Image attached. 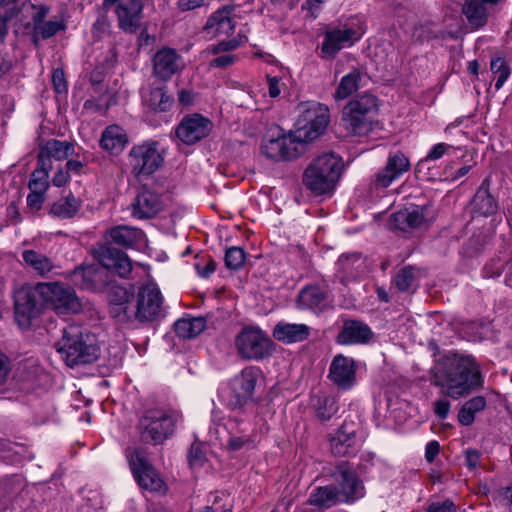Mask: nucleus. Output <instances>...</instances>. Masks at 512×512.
<instances>
[{
	"mask_svg": "<svg viewBox=\"0 0 512 512\" xmlns=\"http://www.w3.org/2000/svg\"><path fill=\"white\" fill-rule=\"evenodd\" d=\"M51 168L52 165L46 163L45 160L37 158V168L31 174L28 188L46 191L49 186L48 176Z\"/></svg>",
	"mask_w": 512,
	"mask_h": 512,
	"instance_id": "obj_42",
	"label": "nucleus"
},
{
	"mask_svg": "<svg viewBox=\"0 0 512 512\" xmlns=\"http://www.w3.org/2000/svg\"><path fill=\"white\" fill-rule=\"evenodd\" d=\"M357 365L354 359L336 355L329 367L328 378L341 390H348L356 383Z\"/></svg>",
	"mask_w": 512,
	"mask_h": 512,
	"instance_id": "obj_20",
	"label": "nucleus"
},
{
	"mask_svg": "<svg viewBox=\"0 0 512 512\" xmlns=\"http://www.w3.org/2000/svg\"><path fill=\"white\" fill-rule=\"evenodd\" d=\"M74 153V145L68 141H60L58 139H50L40 147L38 156L39 160H45L46 163L52 165L51 159L63 160Z\"/></svg>",
	"mask_w": 512,
	"mask_h": 512,
	"instance_id": "obj_29",
	"label": "nucleus"
},
{
	"mask_svg": "<svg viewBox=\"0 0 512 512\" xmlns=\"http://www.w3.org/2000/svg\"><path fill=\"white\" fill-rule=\"evenodd\" d=\"M374 333L368 324L357 319H345L336 342L340 345L367 344L373 338Z\"/></svg>",
	"mask_w": 512,
	"mask_h": 512,
	"instance_id": "obj_24",
	"label": "nucleus"
},
{
	"mask_svg": "<svg viewBox=\"0 0 512 512\" xmlns=\"http://www.w3.org/2000/svg\"><path fill=\"white\" fill-rule=\"evenodd\" d=\"M332 477L345 503H353L364 496V485L349 462L340 461L335 466Z\"/></svg>",
	"mask_w": 512,
	"mask_h": 512,
	"instance_id": "obj_14",
	"label": "nucleus"
},
{
	"mask_svg": "<svg viewBox=\"0 0 512 512\" xmlns=\"http://www.w3.org/2000/svg\"><path fill=\"white\" fill-rule=\"evenodd\" d=\"M97 259L98 263L76 267L70 273L71 283L82 289H100L112 282L110 273L125 278L132 270V263L127 254L110 245L98 251Z\"/></svg>",
	"mask_w": 512,
	"mask_h": 512,
	"instance_id": "obj_2",
	"label": "nucleus"
},
{
	"mask_svg": "<svg viewBox=\"0 0 512 512\" xmlns=\"http://www.w3.org/2000/svg\"><path fill=\"white\" fill-rule=\"evenodd\" d=\"M236 61V57L234 55H222L216 57L210 61V67L213 68H226L233 65Z\"/></svg>",
	"mask_w": 512,
	"mask_h": 512,
	"instance_id": "obj_62",
	"label": "nucleus"
},
{
	"mask_svg": "<svg viewBox=\"0 0 512 512\" xmlns=\"http://www.w3.org/2000/svg\"><path fill=\"white\" fill-rule=\"evenodd\" d=\"M358 39L356 30L348 25H327L323 32L320 56L323 59H334L343 48L352 46Z\"/></svg>",
	"mask_w": 512,
	"mask_h": 512,
	"instance_id": "obj_13",
	"label": "nucleus"
},
{
	"mask_svg": "<svg viewBox=\"0 0 512 512\" xmlns=\"http://www.w3.org/2000/svg\"><path fill=\"white\" fill-rule=\"evenodd\" d=\"M181 414L174 410L152 408L146 410L136 426L139 441L148 445H161L172 437Z\"/></svg>",
	"mask_w": 512,
	"mask_h": 512,
	"instance_id": "obj_5",
	"label": "nucleus"
},
{
	"mask_svg": "<svg viewBox=\"0 0 512 512\" xmlns=\"http://www.w3.org/2000/svg\"><path fill=\"white\" fill-rule=\"evenodd\" d=\"M242 44V41L233 38L230 40H223L216 45H211L207 48V52L212 55H217L222 52H228L237 49Z\"/></svg>",
	"mask_w": 512,
	"mask_h": 512,
	"instance_id": "obj_53",
	"label": "nucleus"
},
{
	"mask_svg": "<svg viewBox=\"0 0 512 512\" xmlns=\"http://www.w3.org/2000/svg\"><path fill=\"white\" fill-rule=\"evenodd\" d=\"M440 452V444L438 441H430L425 448V459L432 463Z\"/></svg>",
	"mask_w": 512,
	"mask_h": 512,
	"instance_id": "obj_63",
	"label": "nucleus"
},
{
	"mask_svg": "<svg viewBox=\"0 0 512 512\" xmlns=\"http://www.w3.org/2000/svg\"><path fill=\"white\" fill-rule=\"evenodd\" d=\"M36 29H38L42 39H49L59 31L64 30L65 24L62 21H46L40 26H36Z\"/></svg>",
	"mask_w": 512,
	"mask_h": 512,
	"instance_id": "obj_52",
	"label": "nucleus"
},
{
	"mask_svg": "<svg viewBox=\"0 0 512 512\" xmlns=\"http://www.w3.org/2000/svg\"><path fill=\"white\" fill-rule=\"evenodd\" d=\"M411 164L408 157L401 151L390 153L386 165L374 178L376 188H387L393 181L410 170Z\"/></svg>",
	"mask_w": 512,
	"mask_h": 512,
	"instance_id": "obj_21",
	"label": "nucleus"
},
{
	"mask_svg": "<svg viewBox=\"0 0 512 512\" xmlns=\"http://www.w3.org/2000/svg\"><path fill=\"white\" fill-rule=\"evenodd\" d=\"M487 182V179L483 181L470 203L472 213L484 217L495 214L498 209L495 198L489 192Z\"/></svg>",
	"mask_w": 512,
	"mask_h": 512,
	"instance_id": "obj_27",
	"label": "nucleus"
},
{
	"mask_svg": "<svg viewBox=\"0 0 512 512\" xmlns=\"http://www.w3.org/2000/svg\"><path fill=\"white\" fill-rule=\"evenodd\" d=\"M505 271V261L501 258L491 259L484 267L483 273L487 278L499 277Z\"/></svg>",
	"mask_w": 512,
	"mask_h": 512,
	"instance_id": "obj_54",
	"label": "nucleus"
},
{
	"mask_svg": "<svg viewBox=\"0 0 512 512\" xmlns=\"http://www.w3.org/2000/svg\"><path fill=\"white\" fill-rule=\"evenodd\" d=\"M310 330V327L306 324L280 321L274 326L272 336L279 342L291 344L307 340L310 336Z\"/></svg>",
	"mask_w": 512,
	"mask_h": 512,
	"instance_id": "obj_25",
	"label": "nucleus"
},
{
	"mask_svg": "<svg viewBox=\"0 0 512 512\" xmlns=\"http://www.w3.org/2000/svg\"><path fill=\"white\" fill-rule=\"evenodd\" d=\"M366 78L365 74H362L358 69H354L341 79L335 96H351L358 91L362 81Z\"/></svg>",
	"mask_w": 512,
	"mask_h": 512,
	"instance_id": "obj_41",
	"label": "nucleus"
},
{
	"mask_svg": "<svg viewBox=\"0 0 512 512\" xmlns=\"http://www.w3.org/2000/svg\"><path fill=\"white\" fill-rule=\"evenodd\" d=\"M246 259L245 251L237 246L226 250L224 261L225 266L230 270H239L244 265Z\"/></svg>",
	"mask_w": 512,
	"mask_h": 512,
	"instance_id": "obj_47",
	"label": "nucleus"
},
{
	"mask_svg": "<svg viewBox=\"0 0 512 512\" xmlns=\"http://www.w3.org/2000/svg\"><path fill=\"white\" fill-rule=\"evenodd\" d=\"M486 407V399L483 396H475L466 401L458 412V421L469 426L475 420L476 413L484 410Z\"/></svg>",
	"mask_w": 512,
	"mask_h": 512,
	"instance_id": "obj_40",
	"label": "nucleus"
},
{
	"mask_svg": "<svg viewBox=\"0 0 512 512\" xmlns=\"http://www.w3.org/2000/svg\"><path fill=\"white\" fill-rule=\"evenodd\" d=\"M451 404L446 399H438L434 403V413L437 415V417L441 420H444L447 418L449 411H450Z\"/></svg>",
	"mask_w": 512,
	"mask_h": 512,
	"instance_id": "obj_61",
	"label": "nucleus"
},
{
	"mask_svg": "<svg viewBox=\"0 0 512 512\" xmlns=\"http://www.w3.org/2000/svg\"><path fill=\"white\" fill-rule=\"evenodd\" d=\"M153 74L161 79L168 80L184 67L182 56L173 48L163 47L158 50L152 59Z\"/></svg>",
	"mask_w": 512,
	"mask_h": 512,
	"instance_id": "obj_23",
	"label": "nucleus"
},
{
	"mask_svg": "<svg viewBox=\"0 0 512 512\" xmlns=\"http://www.w3.org/2000/svg\"><path fill=\"white\" fill-rule=\"evenodd\" d=\"M133 318L142 326L154 325L166 316L164 297L155 283L139 287L132 297Z\"/></svg>",
	"mask_w": 512,
	"mask_h": 512,
	"instance_id": "obj_7",
	"label": "nucleus"
},
{
	"mask_svg": "<svg viewBox=\"0 0 512 512\" xmlns=\"http://www.w3.org/2000/svg\"><path fill=\"white\" fill-rule=\"evenodd\" d=\"M103 99L104 98H91V99H88L84 103V109H93V108H95L96 112H99L101 114H105L106 111L108 110L109 106L112 105V103L111 102H107V103L103 104V103H101V101ZM114 104H116L115 101L113 102V105Z\"/></svg>",
	"mask_w": 512,
	"mask_h": 512,
	"instance_id": "obj_60",
	"label": "nucleus"
},
{
	"mask_svg": "<svg viewBox=\"0 0 512 512\" xmlns=\"http://www.w3.org/2000/svg\"><path fill=\"white\" fill-rule=\"evenodd\" d=\"M128 143V137L123 128L110 125L105 128L100 139V146L112 154H119Z\"/></svg>",
	"mask_w": 512,
	"mask_h": 512,
	"instance_id": "obj_31",
	"label": "nucleus"
},
{
	"mask_svg": "<svg viewBox=\"0 0 512 512\" xmlns=\"http://www.w3.org/2000/svg\"><path fill=\"white\" fill-rule=\"evenodd\" d=\"M18 13L17 5H11L0 0V41L3 42L8 34V22Z\"/></svg>",
	"mask_w": 512,
	"mask_h": 512,
	"instance_id": "obj_45",
	"label": "nucleus"
},
{
	"mask_svg": "<svg viewBox=\"0 0 512 512\" xmlns=\"http://www.w3.org/2000/svg\"><path fill=\"white\" fill-rule=\"evenodd\" d=\"M490 70L496 78L495 88H501L510 75V68L507 62L502 57L492 58L490 63Z\"/></svg>",
	"mask_w": 512,
	"mask_h": 512,
	"instance_id": "obj_43",
	"label": "nucleus"
},
{
	"mask_svg": "<svg viewBox=\"0 0 512 512\" xmlns=\"http://www.w3.org/2000/svg\"><path fill=\"white\" fill-rule=\"evenodd\" d=\"M39 288L45 309L49 308L58 315L75 314L81 311V302L69 285L59 282L39 283Z\"/></svg>",
	"mask_w": 512,
	"mask_h": 512,
	"instance_id": "obj_9",
	"label": "nucleus"
},
{
	"mask_svg": "<svg viewBox=\"0 0 512 512\" xmlns=\"http://www.w3.org/2000/svg\"><path fill=\"white\" fill-rule=\"evenodd\" d=\"M206 328L204 317L182 318L175 322L174 330L179 338L192 339Z\"/></svg>",
	"mask_w": 512,
	"mask_h": 512,
	"instance_id": "obj_34",
	"label": "nucleus"
},
{
	"mask_svg": "<svg viewBox=\"0 0 512 512\" xmlns=\"http://www.w3.org/2000/svg\"><path fill=\"white\" fill-rule=\"evenodd\" d=\"M480 453L477 450L468 449L465 452L466 465L470 469H475L479 465Z\"/></svg>",
	"mask_w": 512,
	"mask_h": 512,
	"instance_id": "obj_64",
	"label": "nucleus"
},
{
	"mask_svg": "<svg viewBox=\"0 0 512 512\" xmlns=\"http://www.w3.org/2000/svg\"><path fill=\"white\" fill-rule=\"evenodd\" d=\"M308 503L320 509H328L338 503H345L338 491V486L329 484L316 487L310 494Z\"/></svg>",
	"mask_w": 512,
	"mask_h": 512,
	"instance_id": "obj_28",
	"label": "nucleus"
},
{
	"mask_svg": "<svg viewBox=\"0 0 512 512\" xmlns=\"http://www.w3.org/2000/svg\"><path fill=\"white\" fill-rule=\"evenodd\" d=\"M130 207L134 218L141 220L151 219L163 210L164 202L160 193L152 190V188L145 184Z\"/></svg>",
	"mask_w": 512,
	"mask_h": 512,
	"instance_id": "obj_19",
	"label": "nucleus"
},
{
	"mask_svg": "<svg viewBox=\"0 0 512 512\" xmlns=\"http://www.w3.org/2000/svg\"><path fill=\"white\" fill-rule=\"evenodd\" d=\"M298 110L295 138L305 146L325 133L330 122L329 108L315 100H308L301 102Z\"/></svg>",
	"mask_w": 512,
	"mask_h": 512,
	"instance_id": "obj_6",
	"label": "nucleus"
},
{
	"mask_svg": "<svg viewBox=\"0 0 512 512\" xmlns=\"http://www.w3.org/2000/svg\"><path fill=\"white\" fill-rule=\"evenodd\" d=\"M235 6L225 5L214 12L207 20L204 30L212 28L216 29L217 33L230 34L235 28V21L232 18V13Z\"/></svg>",
	"mask_w": 512,
	"mask_h": 512,
	"instance_id": "obj_30",
	"label": "nucleus"
},
{
	"mask_svg": "<svg viewBox=\"0 0 512 512\" xmlns=\"http://www.w3.org/2000/svg\"><path fill=\"white\" fill-rule=\"evenodd\" d=\"M14 309L19 326L30 327L32 321L45 309L43 297L40 296L39 283L35 286H23L15 293Z\"/></svg>",
	"mask_w": 512,
	"mask_h": 512,
	"instance_id": "obj_11",
	"label": "nucleus"
},
{
	"mask_svg": "<svg viewBox=\"0 0 512 512\" xmlns=\"http://www.w3.org/2000/svg\"><path fill=\"white\" fill-rule=\"evenodd\" d=\"M142 104L146 114L162 113L171 109L173 98H144Z\"/></svg>",
	"mask_w": 512,
	"mask_h": 512,
	"instance_id": "obj_48",
	"label": "nucleus"
},
{
	"mask_svg": "<svg viewBox=\"0 0 512 512\" xmlns=\"http://www.w3.org/2000/svg\"><path fill=\"white\" fill-rule=\"evenodd\" d=\"M52 84L57 94H63L67 92V82L65 79L64 71L62 69L54 70L52 74Z\"/></svg>",
	"mask_w": 512,
	"mask_h": 512,
	"instance_id": "obj_57",
	"label": "nucleus"
},
{
	"mask_svg": "<svg viewBox=\"0 0 512 512\" xmlns=\"http://www.w3.org/2000/svg\"><path fill=\"white\" fill-rule=\"evenodd\" d=\"M139 230L128 226H117L109 230L108 244H115L124 248L132 247L137 243Z\"/></svg>",
	"mask_w": 512,
	"mask_h": 512,
	"instance_id": "obj_35",
	"label": "nucleus"
},
{
	"mask_svg": "<svg viewBox=\"0 0 512 512\" xmlns=\"http://www.w3.org/2000/svg\"><path fill=\"white\" fill-rule=\"evenodd\" d=\"M377 111L375 98H352L343 108L342 119L355 135L362 136L372 129Z\"/></svg>",
	"mask_w": 512,
	"mask_h": 512,
	"instance_id": "obj_10",
	"label": "nucleus"
},
{
	"mask_svg": "<svg viewBox=\"0 0 512 512\" xmlns=\"http://www.w3.org/2000/svg\"><path fill=\"white\" fill-rule=\"evenodd\" d=\"M419 269L408 265L402 267L393 277L392 283L399 292H414L418 286Z\"/></svg>",
	"mask_w": 512,
	"mask_h": 512,
	"instance_id": "obj_36",
	"label": "nucleus"
},
{
	"mask_svg": "<svg viewBox=\"0 0 512 512\" xmlns=\"http://www.w3.org/2000/svg\"><path fill=\"white\" fill-rule=\"evenodd\" d=\"M237 355L246 361H261L272 355L275 344L270 336L256 325H245L234 339Z\"/></svg>",
	"mask_w": 512,
	"mask_h": 512,
	"instance_id": "obj_8",
	"label": "nucleus"
},
{
	"mask_svg": "<svg viewBox=\"0 0 512 512\" xmlns=\"http://www.w3.org/2000/svg\"><path fill=\"white\" fill-rule=\"evenodd\" d=\"M298 303L302 308L321 311L327 305V292L319 286H307L300 291Z\"/></svg>",
	"mask_w": 512,
	"mask_h": 512,
	"instance_id": "obj_33",
	"label": "nucleus"
},
{
	"mask_svg": "<svg viewBox=\"0 0 512 512\" xmlns=\"http://www.w3.org/2000/svg\"><path fill=\"white\" fill-rule=\"evenodd\" d=\"M81 202L72 193L54 202L50 214L55 217L68 219L74 217L79 211Z\"/></svg>",
	"mask_w": 512,
	"mask_h": 512,
	"instance_id": "obj_38",
	"label": "nucleus"
},
{
	"mask_svg": "<svg viewBox=\"0 0 512 512\" xmlns=\"http://www.w3.org/2000/svg\"><path fill=\"white\" fill-rule=\"evenodd\" d=\"M304 145L296 138L281 136L264 141L261 145L262 153L272 160H292L304 152Z\"/></svg>",
	"mask_w": 512,
	"mask_h": 512,
	"instance_id": "obj_18",
	"label": "nucleus"
},
{
	"mask_svg": "<svg viewBox=\"0 0 512 512\" xmlns=\"http://www.w3.org/2000/svg\"><path fill=\"white\" fill-rule=\"evenodd\" d=\"M22 258L40 276H45L54 268L49 257L32 249L23 251Z\"/></svg>",
	"mask_w": 512,
	"mask_h": 512,
	"instance_id": "obj_39",
	"label": "nucleus"
},
{
	"mask_svg": "<svg viewBox=\"0 0 512 512\" xmlns=\"http://www.w3.org/2000/svg\"><path fill=\"white\" fill-rule=\"evenodd\" d=\"M135 294L121 286H113L109 292V304H132V297Z\"/></svg>",
	"mask_w": 512,
	"mask_h": 512,
	"instance_id": "obj_50",
	"label": "nucleus"
},
{
	"mask_svg": "<svg viewBox=\"0 0 512 512\" xmlns=\"http://www.w3.org/2000/svg\"><path fill=\"white\" fill-rule=\"evenodd\" d=\"M30 193L27 196V206L35 211L41 209L42 204L44 203V190L30 189Z\"/></svg>",
	"mask_w": 512,
	"mask_h": 512,
	"instance_id": "obj_56",
	"label": "nucleus"
},
{
	"mask_svg": "<svg viewBox=\"0 0 512 512\" xmlns=\"http://www.w3.org/2000/svg\"><path fill=\"white\" fill-rule=\"evenodd\" d=\"M355 444V432L349 431L343 424L330 438V448L333 455L342 457L350 454Z\"/></svg>",
	"mask_w": 512,
	"mask_h": 512,
	"instance_id": "obj_32",
	"label": "nucleus"
},
{
	"mask_svg": "<svg viewBox=\"0 0 512 512\" xmlns=\"http://www.w3.org/2000/svg\"><path fill=\"white\" fill-rule=\"evenodd\" d=\"M211 128L212 122L208 118L201 114L194 113L192 115H186L181 120L176 127L175 133L181 142L192 145L207 137Z\"/></svg>",
	"mask_w": 512,
	"mask_h": 512,
	"instance_id": "obj_17",
	"label": "nucleus"
},
{
	"mask_svg": "<svg viewBox=\"0 0 512 512\" xmlns=\"http://www.w3.org/2000/svg\"><path fill=\"white\" fill-rule=\"evenodd\" d=\"M127 458L131 471L141 488L161 494L166 492L167 486L161 475L146 459L141 449H129L127 451Z\"/></svg>",
	"mask_w": 512,
	"mask_h": 512,
	"instance_id": "obj_12",
	"label": "nucleus"
},
{
	"mask_svg": "<svg viewBox=\"0 0 512 512\" xmlns=\"http://www.w3.org/2000/svg\"><path fill=\"white\" fill-rule=\"evenodd\" d=\"M109 314L120 324H134L132 304H109Z\"/></svg>",
	"mask_w": 512,
	"mask_h": 512,
	"instance_id": "obj_44",
	"label": "nucleus"
},
{
	"mask_svg": "<svg viewBox=\"0 0 512 512\" xmlns=\"http://www.w3.org/2000/svg\"><path fill=\"white\" fill-rule=\"evenodd\" d=\"M344 164L335 153H325L307 166L302 175L303 185L315 196L332 194L342 175Z\"/></svg>",
	"mask_w": 512,
	"mask_h": 512,
	"instance_id": "obj_4",
	"label": "nucleus"
},
{
	"mask_svg": "<svg viewBox=\"0 0 512 512\" xmlns=\"http://www.w3.org/2000/svg\"><path fill=\"white\" fill-rule=\"evenodd\" d=\"M250 442L251 439L249 438L248 435L243 434L241 436H236L231 434L227 441V448L229 451H239L245 446V444H248Z\"/></svg>",
	"mask_w": 512,
	"mask_h": 512,
	"instance_id": "obj_58",
	"label": "nucleus"
},
{
	"mask_svg": "<svg viewBox=\"0 0 512 512\" xmlns=\"http://www.w3.org/2000/svg\"><path fill=\"white\" fill-rule=\"evenodd\" d=\"M429 375L431 385L439 388L442 395L455 400L481 389L484 383L476 359L459 352H448L438 358Z\"/></svg>",
	"mask_w": 512,
	"mask_h": 512,
	"instance_id": "obj_1",
	"label": "nucleus"
},
{
	"mask_svg": "<svg viewBox=\"0 0 512 512\" xmlns=\"http://www.w3.org/2000/svg\"><path fill=\"white\" fill-rule=\"evenodd\" d=\"M336 412L334 400L329 397L318 399L316 415L321 421L329 420Z\"/></svg>",
	"mask_w": 512,
	"mask_h": 512,
	"instance_id": "obj_51",
	"label": "nucleus"
},
{
	"mask_svg": "<svg viewBox=\"0 0 512 512\" xmlns=\"http://www.w3.org/2000/svg\"><path fill=\"white\" fill-rule=\"evenodd\" d=\"M262 378V371L257 366H247L231 381V390L233 399L230 405L236 408H242L248 402L253 400V395L258 381Z\"/></svg>",
	"mask_w": 512,
	"mask_h": 512,
	"instance_id": "obj_15",
	"label": "nucleus"
},
{
	"mask_svg": "<svg viewBox=\"0 0 512 512\" xmlns=\"http://www.w3.org/2000/svg\"><path fill=\"white\" fill-rule=\"evenodd\" d=\"M56 350L67 366L91 364L100 355V347L94 333L77 325H69L62 331Z\"/></svg>",
	"mask_w": 512,
	"mask_h": 512,
	"instance_id": "obj_3",
	"label": "nucleus"
},
{
	"mask_svg": "<svg viewBox=\"0 0 512 512\" xmlns=\"http://www.w3.org/2000/svg\"><path fill=\"white\" fill-rule=\"evenodd\" d=\"M427 512H457V508L453 501L446 499L443 502L431 503L427 508Z\"/></svg>",
	"mask_w": 512,
	"mask_h": 512,
	"instance_id": "obj_59",
	"label": "nucleus"
},
{
	"mask_svg": "<svg viewBox=\"0 0 512 512\" xmlns=\"http://www.w3.org/2000/svg\"><path fill=\"white\" fill-rule=\"evenodd\" d=\"M485 236L473 235L471 236L462 247V254L468 258L479 256L485 249Z\"/></svg>",
	"mask_w": 512,
	"mask_h": 512,
	"instance_id": "obj_46",
	"label": "nucleus"
},
{
	"mask_svg": "<svg viewBox=\"0 0 512 512\" xmlns=\"http://www.w3.org/2000/svg\"><path fill=\"white\" fill-rule=\"evenodd\" d=\"M451 148L452 146L446 143H438L434 145L427 154V156L418 163L417 167H420L426 162L434 161L441 158Z\"/></svg>",
	"mask_w": 512,
	"mask_h": 512,
	"instance_id": "obj_55",
	"label": "nucleus"
},
{
	"mask_svg": "<svg viewBox=\"0 0 512 512\" xmlns=\"http://www.w3.org/2000/svg\"><path fill=\"white\" fill-rule=\"evenodd\" d=\"M426 210L425 205L402 209L391 215V222L395 228L402 231L418 228L426 220Z\"/></svg>",
	"mask_w": 512,
	"mask_h": 512,
	"instance_id": "obj_26",
	"label": "nucleus"
},
{
	"mask_svg": "<svg viewBox=\"0 0 512 512\" xmlns=\"http://www.w3.org/2000/svg\"><path fill=\"white\" fill-rule=\"evenodd\" d=\"M143 8V0H121L115 9L119 28L125 33H136L141 27Z\"/></svg>",
	"mask_w": 512,
	"mask_h": 512,
	"instance_id": "obj_22",
	"label": "nucleus"
},
{
	"mask_svg": "<svg viewBox=\"0 0 512 512\" xmlns=\"http://www.w3.org/2000/svg\"><path fill=\"white\" fill-rule=\"evenodd\" d=\"M462 12L469 24L474 28L483 27L487 23V9L482 1H467L463 6Z\"/></svg>",
	"mask_w": 512,
	"mask_h": 512,
	"instance_id": "obj_37",
	"label": "nucleus"
},
{
	"mask_svg": "<svg viewBox=\"0 0 512 512\" xmlns=\"http://www.w3.org/2000/svg\"><path fill=\"white\" fill-rule=\"evenodd\" d=\"M206 454L201 443L194 442L188 452V462L191 468H200L206 462Z\"/></svg>",
	"mask_w": 512,
	"mask_h": 512,
	"instance_id": "obj_49",
	"label": "nucleus"
},
{
	"mask_svg": "<svg viewBox=\"0 0 512 512\" xmlns=\"http://www.w3.org/2000/svg\"><path fill=\"white\" fill-rule=\"evenodd\" d=\"M128 161L132 172L140 177L154 173L163 159L155 147L143 144L130 150Z\"/></svg>",
	"mask_w": 512,
	"mask_h": 512,
	"instance_id": "obj_16",
	"label": "nucleus"
}]
</instances>
